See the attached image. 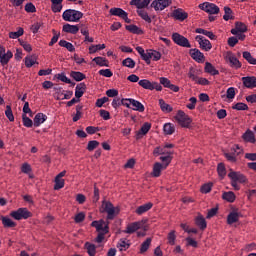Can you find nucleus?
Wrapping results in <instances>:
<instances>
[{
  "instance_id": "1",
  "label": "nucleus",
  "mask_w": 256,
  "mask_h": 256,
  "mask_svg": "<svg viewBox=\"0 0 256 256\" xmlns=\"http://www.w3.org/2000/svg\"><path fill=\"white\" fill-rule=\"evenodd\" d=\"M91 227H95L98 235L95 238V243H103L105 240V235L109 233V221L100 219V220H95L91 223Z\"/></svg>"
},
{
  "instance_id": "27",
  "label": "nucleus",
  "mask_w": 256,
  "mask_h": 256,
  "mask_svg": "<svg viewBox=\"0 0 256 256\" xmlns=\"http://www.w3.org/2000/svg\"><path fill=\"white\" fill-rule=\"evenodd\" d=\"M62 31H64V33H71L72 35H77V33H79V26L65 24L62 28Z\"/></svg>"
},
{
  "instance_id": "24",
  "label": "nucleus",
  "mask_w": 256,
  "mask_h": 256,
  "mask_svg": "<svg viewBox=\"0 0 256 256\" xmlns=\"http://www.w3.org/2000/svg\"><path fill=\"white\" fill-rule=\"evenodd\" d=\"M160 161H162V164L164 166V169H167L169 165L171 164V161H173V152H165L164 156L160 157Z\"/></svg>"
},
{
  "instance_id": "6",
  "label": "nucleus",
  "mask_w": 256,
  "mask_h": 256,
  "mask_svg": "<svg viewBox=\"0 0 256 256\" xmlns=\"http://www.w3.org/2000/svg\"><path fill=\"white\" fill-rule=\"evenodd\" d=\"M82 18H83V12L73 10V9H68L64 11L62 14V19H64V21H70V22L76 23Z\"/></svg>"
},
{
  "instance_id": "10",
  "label": "nucleus",
  "mask_w": 256,
  "mask_h": 256,
  "mask_svg": "<svg viewBox=\"0 0 256 256\" xmlns=\"http://www.w3.org/2000/svg\"><path fill=\"white\" fill-rule=\"evenodd\" d=\"M199 9H201L202 11H205L206 13H209V15H218L220 11L219 6L209 2H204L200 4Z\"/></svg>"
},
{
  "instance_id": "35",
  "label": "nucleus",
  "mask_w": 256,
  "mask_h": 256,
  "mask_svg": "<svg viewBox=\"0 0 256 256\" xmlns=\"http://www.w3.org/2000/svg\"><path fill=\"white\" fill-rule=\"evenodd\" d=\"M222 199H224V201H228V203H234L237 197L235 196V192L229 191V192H224L222 194Z\"/></svg>"
},
{
  "instance_id": "38",
  "label": "nucleus",
  "mask_w": 256,
  "mask_h": 256,
  "mask_svg": "<svg viewBox=\"0 0 256 256\" xmlns=\"http://www.w3.org/2000/svg\"><path fill=\"white\" fill-rule=\"evenodd\" d=\"M159 105H160L161 111H163V113H171L173 111V107H171V105L167 104L165 102V100H163V99L159 100Z\"/></svg>"
},
{
  "instance_id": "33",
  "label": "nucleus",
  "mask_w": 256,
  "mask_h": 256,
  "mask_svg": "<svg viewBox=\"0 0 256 256\" xmlns=\"http://www.w3.org/2000/svg\"><path fill=\"white\" fill-rule=\"evenodd\" d=\"M199 75H201V71L197 70L193 67L189 68V72H188V77L189 79H191L192 81H195V83L197 82V80L199 79Z\"/></svg>"
},
{
  "instance_id": "43",
  "label": "nucleus",
  "mask_w": 256,
  "mask_h": 256,
  "mask_svg": "<svg viewBox=\"0 0 256 256\" xmlns=\"http://www.w3.org/2000/svg\"><path fill=\"white\" fill-rule=\"evenodd\" d=\"M54 191H59V189H63L65 187V179L55 177L54 180Z\"/></svg>"
},
{
  "instance_id": "59",
  "label": "nucleus",
  "mask_w": 256,
  "mask_h": 256,
  "mask_svg": "<svg viewBox=\"0 0 256 256\" xmlns=\"http://www.w3.org/2000/svg\"><path fill=\"white\" fill-rule=\"evenodd\" d=\"M99 147V141L97 140H91L88 142V145L86 147L87 151H95Z\"/></svg>"
},
{
  "instance_id": "45",
  "label": "nucleus",
  "mask_w": 256,
  "mask_h": 256,
  "mask_svg": "<svg viewBox=\"0 0 256 256\" xmlns=\"http://www.w3.org/2000/svg\"><path fill=\"white\" fill-rule=\"evenodd\" d=\"M243 55V58L248 62L250 63V65H256V58H254L252 55H251V52L249 51H244L242 53Z\"/></svg>"
},
{
  "instance_id": "7",
  "label": "nucleus",
  "mask_w": 256,
  "mask_h": 256,
  "mask_svg": "<svg viewBox=\"0 0 256 256\" xmlns=\"http://www.w3.org/2000/svg\"><path fill=\"white\" fill-rule=\"evenodd\" d=\"M10 217H13L16 221H21V219H29V217H33V213L28 211L27 208H19L17 211H12Z\"/></svg>"
},
{
  "instance_id": "40",
  "label": "nucleus",
  "mask_w": 256,
  "mask_h": 256,
  "mask_svg": "<svg viewBox=\"0 0 256 256\" xmlns=\"http://www.w3.org/2000/svg\"><path fill=\"white\" fill-rule=\"evenodd\" d=\"M81 111H83V105L79 104L76 106V114L72 118V121L74 123H77V121H79V119H81V117H83V112H81Z\"/></svg>"
},
{
  "instance_id": "58",
  "label": "nucleus",
  "mask_w": 256,
  "mask_h": 256,
  "mask_svg": "<svg viewBox=\"0 0 256 256\" xmlns=\"http://www.w3.org/2000/svg\"><path fill=\"white\" fill-rule=\"evenodd\" d=\"M167 239L168 245H175V241L177 239V235H175V230H172L168 233Z\"/></svg>"
},
{
  "instance_id": "3",
  "label": "nucleus",
  "mask_w": 256,
  "mask_h": 256,
  "mask_svg": "<svg viewBox=\"0 0 256 256\" xmlns=\"http://www.w3.org/2000/svg\"><path fill=\"white\" fill-rule=\"evenodd\" d=\"M228 177L231 179V185L234 188V191H239L241 186L238 183H249L247 176L241 172L231 171L228 174Z\"/></svg>"
},
{
  "instance_id": "4",
  "label": "nucleus",
  "mask_w": 256,
  "mask_h": 256,
  "mask_svg": "<svg viewBox=\"0 0 256 256\" xmlns=\"http://www.w3.org/2000/svg\"><path fill=\"white\" fill-rule=\"evenodd\" d=\"M174 119L177 121L178 125L184 129H189L191 127V123H193V119H191V117H189V115H187L183 110H178Z\"/></svg>"
},
{
  "instance_id": "49",
  "label": "nucleus",
  "mask_w": 256,
  "mask_h": 256,
  "mask_svg": "<svg viewBox=\"0 0 256 256\" xmlns=\"http://www.w3.org/2000/svg\"><path fill=\"white\" fill-rule=\"evenodd\" d=\"M151 246V238H147L140 247V253H147L149 250V247Z\"/></svg>"
},
{
  "instance_id": "9",
  "label": "nucleus",
  "mask_w": 256,
  "mask_h": 256,
  "mask_svg": "<svg viewBox=\"0 0 256 256\" xmlns=\"http://www.w3.org/2000/svg\"><path fill=\"white\" fill-rule=\"evenodd\" d=\"M172 40L174 43H176V45H179V47H186L187 49H191V43H189V39L177 32L172 34Z\"/></svg>"
},
{
  "instance_id": "37",
  "label": "nucleus",
  "mask_w": 256,
  "mask_h": 256,
  "mask_svg": "<svg viewBox=\"0 0 256 256\" xmlns=\"http://www.w3.org/2000/svg\"><path fill=\"white\" fill-rule=\"evenodd\" d=\"M137 13H138L139 17H141V19H143V21H145L146 23L153 22V20L151 19V17L149 16V13H147V11H145L143 9H138Z\"/></svg>"
},
{
  "instance_id": "53",
  "label": "nucleus",
  "mask_w": 256,
  "mask_h": 256,
  "mask_svg": "<svg viewBox=\"0 0 256 256\" xmlns=\"http://www.w3.org/2000/svg\"><path fill=\"white\" fill-rule=\"evenodd\" d=\"M105 44H97V45H91L89 47V53L93 54V53H97V51H101L102 49H105Z\"/></svg>"
},
{
  "instance_id": "14",
  "label": "nucleus",
  "mask_w": 256,
  "mask_h": 256,
  "mask_svg": "<svg viewBox=\"0 0 256 256\" xmlns=\"http://www.w3.org/2000/svg\"><path fill=\"white\" fill-rule=\"evenodd\" d=\"M195 40L199 43L200 49H202V51H211V49H213L211 41H209L205 37L198 35L196 36Z\"/></svg>"
},
{
  "instance_id": "32",
  "label": "nucleus",
  "mask_w": 256,
  "mask_h": 256,
  "mask_svg": "<svg viewBox=\"0 0 256 256\" xmlns=\"http://www.w3.org/2000/svg\"><path fill=\"white\" fill-rule=\"evenodd\" d=\"M205 73H208L209 75H219V70L215 69V66L211 64V62H206L204 67Z\"/></svg>"
},
{
  "instance_id": "52",
  "label": "nucleus",
  "mask_w": 256,
  "mask_h": 256,
  "mask_svg": "<svg viewBox=\"0 0 256 256\" xmlns=\"http://www.w3.org/2000/svg\"><path fill=\"white\" fill-rule=\"evenodd\" d=\"M211 189H213V182L203 184L200 188V193H204V194L211 193Z\"/></svg>"
},
{
  "instance_id": "34",
  "label": "nucleus",
  "mask_w": 256,
  "mask_h": 256,
  "mask_svg": "<svg viewBox=\"0 0 256 256\" xmlns=\"http://www.w3.org/2000/svg\"><path fill=\"white\" fill-rule=\"evenodd\" d=\"M239 221V213L230 212L227 216V224L233 225V223H237Z\"/></svg>"
},
{
  "instance_id": "62",
  "label": "nucleus",
  "mask_w": 256,
  "mask_h": 256,
  "mask_svg": "<svg viewBox=\"0 0 256 256\" xmlns=\"http://www.w3.org/2000/svg\"><path fill=\"white\" fill-rule=\"evenodd\" d=\"M150 59H153V61H159V59H161V53L155 50H150Z\"/></svg>"
},
{
  "instance_id": "18",
  "label": "nucleus",
  "mask_w": 256,
  "mask_h": 256,
  "mask_svg": "<svg viewBox=\"0 0 256 256\" xmlns=\"http://www.w3.org/2000/svg\"><path fill=\"white\" fill-rule=\"evenodd\" d=\"M232 35H239V33H247V25L243 22H235V28L231 29Z\"/></svg>"
},
{
  "instance_id": "54",
  "label": "nucleus",
  "mask_w": 256,
  "mask_h": 256,
  "mask_svg": "<svg viewBox=\"0 0 256 256\" xmlns=\"http://www.w3.org/2000/svg\"><path fill=\"white\" fill-rule=\"evenodd\" d=\"M23 33H25V31L23 30V28L19 27L18 31L10 32L9 37L10 39H19V37L23 36Z\"/></svg>"
},
{
  "instance_id": "26",
  "label": "nucleus",
  "mask_w": 256,
  "mask_h": 256,
  "mask_svg": "<svg viewBox=\"0 0 256 256\" xmlns=\"http://www.w3.org/2000/svg\"><path fill=\"white\" fill-rule=\"evenodd\" d=\"M87 91V85L85 83L77 84L76 90H75V97L76 99H81L82 95H85V92Z\"/></svg>"
},
{
  "instance_id": "61",
  "label": "nucleus",
  "mask_w": 256,
  "mask_h": 256,
  "mask_svg": "<svg viewBox=\"0 0 256 256\" xmlns=\"http://www.w3.org/2000/svg\"><path fill=\"white\" fill-rule=\"evenodd\" d=\"M25 11L26 13H36L37 8H35V5L33 3L29 2L25 5Z\"/></svg>"
},
{
  "instance_id": "47",
  "label": "nucleus",
  "mask_w": 256,
  "mask_h": 256,
  "mask_svg": "<svg viewBox=\"0 0 256 256\" xmlns=\"http://www.w3.org/2000/svg\"><path fill=\"white\" fill-rule=\"evenodd\" d=\"M125 10L121 8H111L110 9V15H114L115 17H122L126 14Z\"/></svg>"
},
{
  "instance_id": "19",
  "label": "nucleus",
  "mask_w": 256,
  "mask_h": 256,
  "mask_svg": "<svg viewBox=\"0 0 256 256\" xmlns=\"http://www.w3.org/2000/svg\"><path fill=\"white\" fill-rule=\"evenodd\" d=\"M151 130V123L146 122L142 125L141 129L136 132V140L139 141V139L143 138V135H146Z\"/></svg>"
},
{
  "instance_id": "51",
  "label": "nucleus",
  "mask_w": 256,
  "mask_h": 256,
  "mask_svg": "<svg viewBox=\"0 0 256 256\" xmlns=\"http://www.w3.org/2000/svg\"><path fill=\"white\" fill-rule=\"evenodd\" d=\"M232 109H235L236 111H249V106L243 102H238L232 106Z\"/></svg>"
},
{
  "instance_id": "39",
  "label": "nucleus",
  "mask_w": 256,
  "mask_h": 256,
  "mask_svg": "<svg viewBox=\"0 0 256 256\" xmlns=\"http://www.w3.org/2000/svg\"><path fill=\"white\" fill-rule=\"evenodd\" d=\"M93 61L96 65H99V67H109V60L104 57H95Z\"/></svg>"
},
{
  "instance_id": "57",
  "label": "nucleus",
  "mask_w": 256,
  "mask_h": 256,
  "mask_svg": "<svg viewBox=\"0 0 256 256\" xmlns=\"http://www.w3.org/2000/svg\"><path fill=\"white\" fill-rule=\"evenodd\" d=\"M5 115L10 122L15 121V116L13 115V110L11 109L10 105L6 106Z\"/></svg>"
},
{
  "instance_id": "11",
  "label": "nucleus",
  "mask_w": 256,
  "mask_h": 256,
  "mask_svg": "<svg viewBox=\"0 0 256 256\" xmlns=\"http://www.w3.org/2000/svg\"><path fill=\"white\" fill-rule=\"evenodd\" d=\"M226 63H229L230 67L233 69H241V62L237 57H235V54L231 51H228L225 56Z\"/></svg>"
},
{
  "instance_id": "46",
  "label": "nucleus",
  "mask_w": 256,
  "mask_h": 256,
  "mask_svg": "<svg viewBox=\"0 0 256 256\" xmlns=\"http://www.w3.org/2000/svg\"><path fill=\"white\" fill-rule=\"evenodd\" d=\"M224 21H229V19H235V16H233V10L229 6L224 7Z\"/></svg>"
},
{
  "instance_id": "44",
  "label": "nucleus",
  "mask_w": 256,
  "mask_h": 256,
  "mask_svg": "<svg viewBox=\"0 0 256 256\" xmlns=\"http://www.w3.org/2000/svg\"><path fill=\"white\" fill-rule=\"evenodd\" d=\"M39 65V62H37V56H27L25 58V66L30 68L32 65Z\"/></svg>"
},
{
  "instance_id": "13",
  "label": "nucleus",
  "mask_w": 256,
  "mask_h": 256,
  "mask_svg": "<svg viewBox=\"0 0 256 256\" xmlns=\"http://www.w3.org/2000/svg\"><path fill=\"white\" fill-rule=\"evenodd\" d=\"M13 59V52L11 50H8L5 52V47L0 45V63L1 65L5 66Z\"/></svg>"
},
{
  "instance_id": "48",
  "label": "nucleus",
  "mask_w": 256,
  "mask_h": 256,
  "mask_svg": "<svg viewBox=\"0 0 256 256\" xmlns=\"http://www.w3.org/2000/svg\"><path fill=\"white\" fill-rule=\"evenodd\" d=\"M70 76L72 77V79H74V81H83V79L86 78L85 74L77 71H72L70 73Z\"/></svg>"
},
{
  "instance_id": "21",
  "label": "nucleus",
  "mask_w": 256,
  "mask_h": 256,
  "mask_svg": "<svg viewBox=\"0 0 256 256\" xmlns=\"http://www.w3.org/2000/svg\"><path fill=\"white\" fill-rule=\"evenodd\" d=\"M153 0H131L130 5H134L137 7V9H145L146 7H149V3H151Z\"/></svg>"
},
{
  "instance_id": "15",
  "label": "nucleus",
  "mask_w": 256,
  "mask_h": 256,
  "mask_svg": "<svg viewBox=\"0 0 256 256\" xmlns=\"http://www.w3.org/2000/svg\"><path fill=\"white\" fill-rule=\"evenodd\" d=\"M189 54L197 63H205V55L199 49H190Z\"/></svg>"
},
{
  "instance_id": "31",
  "label": "nucleus",
  "mask_w": 256,
  "mask_h": 256,
  "mask_svg": "<svg viewBox=\"0 0 256 256\" xmlns=\"http://www.w3.org/2000/svg\"><path fill=\"white\" fill-rule=\"evenodd\" d=\"M165 169V166L159 162L154 163L152 177H161V171Z\"/></svg>"
},
{
  "instance_id": "64",
  "label": "nucleus",
  "mask_w": 256,
  "mask_h": 256,
  "mask_svg": "<svg viewBox=\"0 0 256 256\" xmlns=\"http://www.w3.org/2000/svg\"><path fill=\"white\" fill-rule=\"evenodd\" d=\"M226 97L227 99H235V89L233 87L227 89Z\"/></svg>"
},
{
  "instance_id": "55",
  "label": "nucleus",
  "mask_w": 256,
  "mask_h": 256,
  "mask_svg": "<svg viewBox=\"0 0 256 256\" xmlns=\"http://www.w3.org/2000/svg\"><path fill=\"white\" fill-rule=\"evenodd\" d=\"M123 67H128L129 69L135 68V62L132 58H126L122 61Z\"/></svg>"
},
{
  "instance_id": "22",
  "label": "nucleus",
  "mask_w": 256,
  "mask_h": 256,
  "mask_svg": "<svg viewBox=\"0 0 256 256\" xmlns=\"http://www.w3.org/2000/svg\"><path fill=\"white\" fill-rule=\"evenodd\" d=\"M136 51L139 53L141 58L147 63V65H151V54L150 52L145 53V49L141 46L136 47Z\"/></svg>"
},
{
  "instance_id": "28",
  "label": "nucleus",
  "mask_w": 256,
  "mask_h": 256,
  "mask_svg": "<svg viewBox=\"0 0 256 256\" xmlns=\"http://www.w3.org/2000/svg\"><path fill=\"white\" fill-rule=\"evenodd\" d=\"M126 31H129V33H133L134 35H143L145 32L143 29L139 28L135 24H130L125 26Z\"/></svg>"
},
{
  "instance_id": "36",
  "label": "nucleus",
  "mask_w": 256,
  "mask_h": 256,
  "mask_svg": "<svg viewBox=\"0 0 256 256\" xmlns=\"http://www.w3.org/2000/svg\"><path fill=\"white\" fill-rule=\"evenodd\" d=\"M1 221L4 227H7V228L17 227V223L13 222V220H11V218L9 217L1 216Z\"/></svg>"
},
{
  "instance_id": "12",
  "label": "nucleus",
  "mask_w": 256,
  "mask_h": 256,
  "mask_svg": "<svg viewBox=\"0 0 256 256\" xmlns=\"http://www.w3.org/2000/svg\"><path fill=\"white\" fill-rule=\"evenodd\" d=\"M173 3L171 0H153L150 7L155 11H163Z\"/></svg>"
},
{
  "instance_id": "60",
  "label": "nucleus",
  "mask_w": 256,
  "mask_h": 256,
  "mask_svg": "<svg viewBox=\"0 0 256 256\" xmlns=\"http://www.w3.org/2000/svg\"><path fill=\"white\" fill-rule=\"evenodd\" d=\"M224 157L229 161L230 163H237V156H235L234 153H224Z\"/></svg>"
},
{
  "instance_id": "16",
  "label": "nucleus",
  "mask_w": 256,
  "mask_h": 256,
  "mask_svg": "<svg viewBox=\"0 0 256 256\" xmlns=\"http://www.w3.org/2000/svg\"><path fill=\"white\" fill-rule=\"evenodd\" d=\"M171 17H173V19H176V21H185V19L189 17V14L183 9L178 8L172 12Z\"/></svg>"
},
{
  "instance_id": "20",
  "label": "nucleus",
  "mask_w": 256,
  "mask_h": 256,
  "mask_svg": "<svg viewBox=\"0 0 256 256\" xmlns=\"http://www.w3.org/2000/svg\"><path fill=\"white\" fill-rule=\"evenodd\" d=\"M143 225L142 222H134L131 224H128L126 227V230L123 231V233H128L129 235L135 233V231H138V229H141V226Z\"/></svg>"
},
{
  "instance_id": "5",
  "label": "nucleus",
  "mask_w": 256,
  "mask_h": 256,
  "mask_svg": "<svg viewBox=\"0 0 256 256\" xmlns=\"http://www.w3.org/2000/svg\"><path fill=\"white\" fill-rule=\"evenodd\" d=\"M122 105L128 109H133V111H138L139 113L145 111V106L133 98H123Z\"/></svg>"
},
{
  "instance_id": "29",
  "label": "nucleus",
  "mask_w": 256,
  "mask_h": 256,
  "mask_svg": "<svg viewBox=\"0 0 256 256\" xmlns=\"http://www.w3.org/2000/svg\"><path fill=\"white\" fill-rule=\"evenodd\" d=\"M150 209H153V203L148 202L144 205L139 206L136 210L135 213L137 215H143V213H147V211H150Z\"/></svg>"
},
{
  "instance_id": "25",
  "label": "nucleus",
  "mask_w": 256,
  "mask_h": 256,
  "mask_svg": "<svg viewBox=\"0 0 256 256\" xmlns=\"http://www.w3.org/2000/svg\"><path fill=\"white\" fill-rule=\"evenodd\" d=\"M243 141L245 143H256L255 133L248 129L243 135H242Z\"/></svg>"
},
{
  "instance_id": "17",
  "label": "nucleus",
  "mask_w": 256,
  "mask_h": 256,
  "mask_svg": "<svg viewBox=\"0 0 256 256\" xmlns=\"http://www.w3.org/2000/svg\"><path fill=\"white\" fill-rule=\"evenodd\" d=\"M242 82L244 87L247 89H255L256 87V77L255 76H246L242 77Z\"/></svg>"
},
{
  "instance_id": "23",
  "label": "nucleus",
  "mask_w": 256,
  "mask_h": 256,
  "mask_svg": "<svg viewBox=\"0 0 256 256\" xmlns=\"http://www.w3.org/2000/svg\"><path fill=\"white\" fill-rule=\"evenodd\" d=\"M195 225H197L201 231H205L207 229V220H205L203 215L198 214L195 218Z\"/></svg>"
},
{
  "instance_id": "30",
  "label": "nucleus",
  "mask_w": 256,
  "mask_h": 256,
  "mask_svg": "<svg viewBox=\"0 0 256 256\" xmlns=\"http://www.w3.org/2000/svg\"><path fill=\"white\" fill-rule=\"evenodd\" d=\"M33 121L34 127H39L40 125H42V123H45V121H47V115L43 113H38L35 115Z\"/></svg>"
},
{
  "instance_id": "56",
  "label": "nucleus",
  "mask_w": 256,
  "mask_h": 256,
  "mask_svg": "<svg viewBox=\"0 0 256 256\" xmlns=\"http://www.w3.org/2000/svg\"><path fill=\"white\" fill-rule=\"evenodd\" d=\"M22 123H23L24 127H33V125H34L33 120H31V118L27 117L26 114H22Z\"/></svg>"
},
{
  "instance_id": "2",
  "label": "nucleus",
  "mask_w": 256,
  "mask_h": 256,
  "mask_svg": "<svg viewBox=\"0 0 256 256\" xmlns=\"http://www.w3.org/2000/svg\"><path fill=\"white\" fill-rule=\"evenodd\" d=\"M120 212L121 209L119 207L113 206V203H111V201H102L100 213H107V221H113V219H115V217H117Z\"/></svg>"
},
{
  "instance_id": "50",
  "label": "nucleus",
  "mask_w": 256,
  "mask_h": 256,
  "mask_svg": "<svg viewBox=\"0 0 256 256\" xmlns=\"http://www.w3.org/2000/svg\"><path fill=\"white\" fill-rule=\"evenodd\" d=\"M217 172L219 177H221V179L225 178V175H227V170L225 169V164L224 163H219L217 166Z\"/></svg>"
},
{
  "instance_id": "42",
  "label": "nucleus",
  "mask_w": 256,
  "mask_h": 256,
  "mask_svg": "<svg viewBox=\"0 0 256 256\" xmlns=\"http://www.w3.org/2000/svg\"><path fill=\"white\" fill-rule=\"evenodd\" d=\"M85 247L87 249V253L89 256H95L97 253V247L95 246V244H91L89 242L85 243Z\"/></svg>"
},
{
  "instance_id": "63",
  "label": "nucleus",
  "mask_w": 256,
  "mask_h": 256,
  "mask_svg": "<svg viewBox=\"0 0 256 256\" xmlns=\"http://www.w3.org/2000/svg\"><path fill=\"white\" fill-rule=\"evenodd\" d=\"M218 211H219L218 207L211 208L210 210H208L206 219H211L212 217H215V215H217Z\"/></svg>"
},
{
  "instance_id": "8",
  "label": "nucleus",
  "mask_w": 256,
  "mask_h": 256,
  "mask_svg": "<svg viewBox=\"0 0 256 256\" xmlns=\"http://www.w3.org/2000/svg\"><path fill=\"white\" fill-rule=\"evenodd\" d=\"M138 85H140V87L143 89H148L149 91H153V89L156 91H163V86H161V84L157 82H151L147 79L140 80Z\"/></svg>"
},
{
  "instance_id": "41",
  "label": "nucleus",
  "mask_w": 256,
  "mask_h": 256,
  "mask_svg": "<svg viewBox=\"0 0 256 256\" xmlns=\"http://www.w3.org/2000/svg\"><path fill=\"white\" fill-rule=\"evenodd\" d=\"M163 131L165 135H173V133H175V125L166 123L164 124Z\"/></svg>"
}]
</instances>
